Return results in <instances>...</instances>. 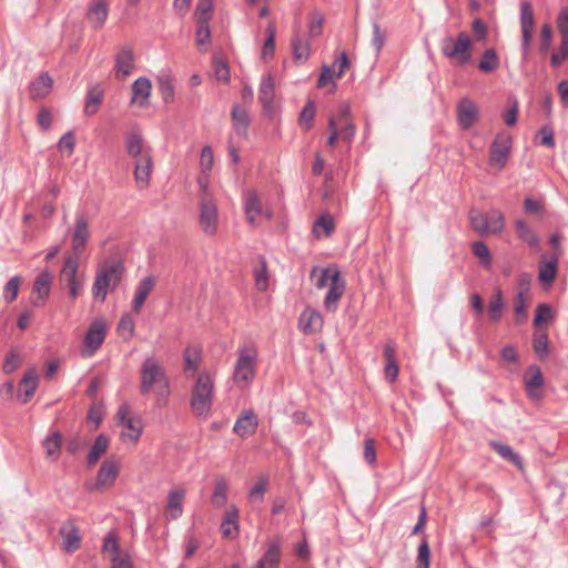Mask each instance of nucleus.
I'll return each instance as SVG.
<instances>
[{
	"mask_svg": "<svg viewBox=\"0 0 568 568\" xmlns=\"http://www.w3.org/2000/svg\"><path fill=\"white\" fill-rule=\"evenodd\" d=\"M126 154L134 163V180L140 189L150 184L153 159L150 146L146 145L141 131L132 128L124 135Z\"/></svg>",
	"mask_w": 568,
	"mask_h": 568,
	"instance_id": "1",
	"label": "nucleus"
},
{
	"mask_svg": "<svg viewBox=\"0 0 568 568\" xmlns=\"http://www.w3.org/2000/svg\"><path fill=\"white\" fill-rule=\"evenodd\" d=\"M154 392L155 402L159 407L168 405L171 394L170 382L164 368L153 357H148L140 369V392L148 395Z\"/></svg>",
	"mask_w": 568,
	"mask_h": 568,
	"instance_id": "2",
	"label": "nucleus"
},
{
	"mask_svg": "<svg viewBox=\"0 0 568 568\" xmlns=\"http://www.w3.org/2000/svg\"><path fill=\"white\" fill-rule=\"evenodd\" d=\"M214 381L207 372L199 374L191 389V409L197 417H207L213 403Z\"/></svg>",
	"mask_w": 568,
	"mask_h": 568,
	"instance_id": "3",
	"label": "nucleus"
},
{
	"mask_svg": "<svg viewBox=\"0 0 568 568\" xmlns=\"http://www.w3.org/2000/svg\"><path fill=\"white\" fill-rule=\"evenodd\" d=\"M237 354L233 379L240 387H245L254 381L256 375L257 349L254 345H246L240 347Z\"/></svg>",
	"mask_w": 568,
	"mask_h": 568,
	"instance_id": "4",
	"label": "nucleus"
},
{
	"mask_svg": "<svg viewBox=\"0 0 568 568\" xmlns=\"http://www.w3.org/2000/svg\"><path fill=\"white\" fill-rule=\"evenodd\" d=\"M469 221L473 230L480 236L498 234L505 226L504 214L497 209H493L487 213L471 209L469 211Z\"/></svg>",
	"mask_w": 568,
	"mask_h": 568,
	"instance_id": "5",
	"label": "nucleus"
},
{
	"mask_svg": "<svg viewBox=\"0 0 568 568\" xmlns=\"http://www.w3.org/2000/svg\"><path fill=\"white\" fill-rule=\"evenodd\" d=\"M122 265L120 263H110L101 266L95 275L92 286L93 297L104 302L108 290H114L121 282Z\"/></svg>",
	"mask_w": 568,
	"mask_h": 568,
	"instance_id": "6",
	"label": "nucleus"
},
{
	"mask_svg": "<svg viewBox=\"0 0 568 568\" xmlns=\"http://www.w3.org/2000/svg\"><path fill=\"white\" fill-rule=\"evenodd\" d=\"M440 49L446 58L462 65L471 59V40L466 32H459L456 38L450 36L444 38Z\"/></svg>",
	"mask_w": 568,
	"mask_h": 568,
	"instance_id": "7",
	"label": "nucleus"
},
{
	"mask_svg": "<svg viewBox=\"0 0 568 568\" xmlns=\"http://www.w3.org/2000/svg\"><path fill=\"white\" fill-rule=\"evenodd\" d=\"M78 270V257H74L72 255L65 256L62 268L59 274V281L62 285L68 287V293L71 300L78 298L84 283L83 275L80 274Z\"/></svg>",
	"mask_w": 568,
	"mask_h": 568,
	"instance_id": "8",
	"label": "nucleus"
},
{
	"mask_svg": "<svg viewBox=\"0 0 568 568\" xmlns=\"http://www.w3.org/2000/svg\"><path fill=\"white\" fill-rule=\"evenodd\" d=\"M199 225L205 235L213 236L219 229V210L213 195L199 197Z\"/></svg>",
	"mask_w": 568,
	"mask_h": 568,
	"instance_id": "9",
	"label": "nucleus"
},
{
	"mask_svg": "<svg viewBox=\"0 0 568 568\" xmlns=\"http://www.w3.org/2000/svg\"><path fill=\"white\" fill-rule=\"evenodd\" d=\"M106 335V323L103 318H95L89 326L80 347L82 357H91L102 346Z\"/></svg>",
	"mask_w": 568,
	"mask_h": 568,
	"instance_id": "10",
	"label": "nucleus"
},
{
	"mask_svg": "<svg viewBox=\"0 0 568 568\" xmlns=\"http://www.w3.org/2000/svg\"><path fill=\"white\" fill-rule=\"evenodd\" d=\"M511 136L508 132H499L490 145L489 164L503 170L509 159L511 149Z\"/></svg>",
	"mask_w": 568,
	"mask_h": 568,
	"instance_id": "11",
	"label": "nucleus"
},
{
	"mask_svg": "<svg viewBox=\"0 0 568 568\" xmlns=\"http://www.w3.org/2000/svg\"><path fill=\"white\" fill-rule=\"evenodd\" d=\"M103 552L111 561V568H132L130 555L122 550L116 535H108L103 542Z\"/></svg>",
	"mask_w": 568,
	"mask_h": 568,
	"instance_id": "12",
	"label": "nucleus"
},
{
	"mask_svg": "<svg viewBox=\"0 0 568 568\" xmlns=\"http://www.w3.org/2000/svg\"><path fill=\"white\" fill-rule=\"evenodd\" d=\"M90 239L89 219L83 212L75 214L74 227L72 232V250L80 254L87 246Z\"/></svg>",
	"mask_w": 568,
	"mask_h": 568,
	"instance_id": "13",
	"label": "nucleus"
},
{
	"mask_svg": "<svg viewBox=\"0 0 568 568\" xmlns=\"http://www.w3.org/2000/svg\"><path fill=\"white\" fill-rule=\"evenodd\" d=\"M535 27L534 11L529 1H521L520 3V28H521V45L524 52H527L532 38Z\"/></svg>",
	"mask_w": 568,
	"mask_h": 568,
	"instance_id": "14",
	"label": "nucleus"
},
{
	"mask_svg": "<svg viewBox=\"0 0 568 568\" xmlns=\"http://www.w3.org/2000/svg\"><path fill=\"white\" fill-rule=\"evenodd\" d=\"M186 490L181 486L169 490L164 516L166 519L174 520L182 516Z\"/></svg>",
	"mask_w": 568,
	"mask_h": 568,
	"instance_id": "15",
	"label": "nucleus"
},
{
	"mask_svg": "<svg viewBox=\"0 0 568 568\" xmlns=\"http://www.w3.org/2000/svg\"><path fill=\"white\" fill-rule=\"evenodd\" d=\"M258 426V417L253 409H244L241 412L233 426V432L241 438L252 436Z\"/></svg>",
	"mask_w": 568,
	"mask_h": 568,
	"instance_id": "16",
	"label": "nucleus"
},
{
	"mask_svg": "<svg viewBox=\"0 0 568 568\" xmlns=\"http://www.w3.org/2000/svg\"><path fill=\"white\" fill-rule=\"evenodd\" d=\"M345 290V283L341 278L339 271L334 270L332 274V283H329L328 291L324 300V307L326 311L334 313L337 308L339 298Z\"/></svg>",
	"mask_w": 568,
	"mask_h": 568,
	"instance_id": "17",
	"label": "nucleus"
},
{
	"mask_svg": "<svg viewBox=\"0 0 568 568\" xmlns=\"http://www.w3.org/2000/svg\"><path fill=\"white\" fill-rule=\"evenodd\" d=\"M478 108L468 98H463L457 104V120L464 130L470 129L478 119Z\"/></svg>",
	"mask_w": 568,
	"mask_h": 568,
	"instance_id": "18",
	"label": "nucleus"
},
{
	"mask_svg": "<svg viewBox=\"0 0 568 568\" xmlns=\"http://www.w3.org/2000/svg\"><path fill=\"white\" fill-rule=\"evenodd\" d=\"M134 53L130 47H123L115 55V74L116 78H126L134 70Z\"/></svg>",
	"mask_w": 568,
	"mask_h": 568,
	"instance_id": "19",
	"label": "nucleus"
},
{
	"mask_svg": "<svg viewBox=\"0 0 568 568\" xmlns=\"http://www.w3.org/2000/svg\"><path fill=\"white\" fill-rule=\"evenodd\" d=\"M109 13V3L106 0H93L88 8V20L94 29H100Z\"/></svg>",
	"mask_w": 568,
	"mask_h": 568,
	"instance_id": "20",
	"label": "nucleus"
},
{
	"mask_svg": "<svg viewBox=\"0 0 568 568\" xmlns=\"http://www.w3.org/2000/svg\"><path fill=\"white\" fill-rule=\"evenodd\" d=\"M298 325L305 334H314L323 327V317L320 312L306 308L300 315Z\"/></svg>",
	"mask_w": 568,
	"mask_h": 568,
	"instance_id": "21",
	"label": "nucleus"
},
{
	"mask_svg": "<svg viewBox=\"0 0 568 568\" xmlns=\"http://www.w3.org/2000/svg\"><path fill=\"white\" fill-rule=\"evenodd\" d=\"M119 474V465L113 459H106L102 463L98 475L95 488L111 486Z\"/></svg>",
	"mask_w": 568,
	"mask_h": 568,
	"instance_id": "22",
	"label": "nucleus"
},
{
	"mask_svg": "<svg viewBox=\"0 0 568 568\" xmlns=\"http://www.w3.org/2000/svg\"><path fill=\"white\" fill-rule=\"evenodd\" d=\"M155 286V278L153 276H146L142 278L136 286L134 298L132 301V310L135 313H140L149 294Z\"/></svg>",
	"mask_w": 568,
	"mask_h": 568,
	"instance_id": "23",
	"label": "nucleus"
},
{
	"mask_svg": "<svg viewBox=\"0 0 568 568\" xmlns=\"http://www.w3.org/2000/svg\"><path fill=\"white\" fill-rule=\"evenodd\" d=\"M152 84L145 77H140L132 84V104L144 106L148 104L151 94Z\"/></svg>",
	"mask_w": 568,
	"mask_h": 568,
	"instance_id": "24",
	"label": "nucleus"
},
{
	"mask_svg": "<svg viewBox=\"0 0 568 568\" xmlns=\"http://www.w3.org/2000/svg\"><path fill=\"white\" fill-rule=\"evenodd\" d=\"M282 551L278 541L268 542L262 558L255 564L254 568H277Z\"/></svg>",
	"mask_w": 568,
	"mask_h": 568,
	"instance_id": "25",
	"label": "nucleus"
},
{
	"mask_svg": "<svg viewBox=\"0 0 568 568\" xmlns=\"http://www.w3.org/2000/svg\"><path fill=\"white\" fill-rule=\"evenodd\" d=\"M275 95L274 79L271 74H266L262 78L258 88V100L262 103L265 111L273 110V102Z\"/></svg>",
	"mask_w": 568,
	"mask_h": 568,
	"instance_id": "26",
	"label": "nucleus"
},
{
	"mask_svg": "<svg viewBox=\"0 0 568 568\" xmlns=\"http://www.w3.org/2000/svg\"><path fill=\"white\" fill-rule=\"evenodd\" d=\"M121 426L122 430L120 437L123 442H131L134 444L139 440L143 430V423L140 417L133 416L125 420Z\"/></svg>",
	"mask_w": 568,
	"mask_h": 568,
	"instance_id": "27",
	"label": "nucleus"
},
{
	"mask_svg": "<svg viewBox=\"0 0 568 568\" xmlns=\"http://www.w3.org/2000/svg\"><path fill=\"white\" fill-rule=\"evenodd\" d=\"M53 80L49 75V73H41L33 82L30 84V97L32 100H39L47 97L52 89Z\"/></svg>",
	"mask_w": 568,
	"mask_h": 568,
	"instance_id": "28",
	"label": "nucleus"
},
{
	"mask_svg": "<svg viewBox=\"0 0 568 568\" xmlns=\"http://www.w3.org/2000/svg\"><path fill=\"white\" fill-rule=\"evenodd\" d=\"M233 129L237 135L246 138L250 125V118L246 109L235 104L231 112Z\"/></svg>",
	"mask_w": 568,
	"mask_h": 568,
	"instance_id": "29",
	"label": "nucleus"
},
{
	"mask_svg": "<svg viewBox=\"0 0 568 568\" xmlns=\"http://www.w3.org/2000/svg\"><path fill=\"white\" fill-rule=\"evenodd\" d=\"M489 446L505 460L515 465L518 469H524L523 459L509 445L501 442L491 440Z\"/></svg>",
	"mask_w": 568,
	"mask_h": 568,
	"instance_id": "30",
	"label": "nucleus"
},
{
	"mask_svg": "<svg viewBox=\"0 0 568 568\" xmlns=\"http://www.w3.org/2000/svg\"><path fill=\"white\" fill-rule=\"evenodd\" d=\"M52 275L48 271L42 272L37 277L33 284V292L38 294V298L32 302L34 306H40L41 303L49 296Z\"/></svg>",
	"mask_w": 568,
	"mask_h": 568,
	"instance_id": "31",
	"label": "nucleus"
},
{
	"mask_svg": "<svg viewBox=\"0 0 568 568\" xmlns=\"http://www.w3.org/2000/svg\"><path fill=\"white\" fill-rule=\"evenodd\" d=\"M38 386V375L31 369L27 372L20 382V393L18 397L22 403H27L36 393Z\"/></svg>",
	"mask_w": 568,
	"mask_h": 568,
	"instance_id": "32",
	"label": "nucleus"
},
{
	"mask_svg": "<svg viewBox=\"0 0 568 568\" xmlns=\"http://www.w3.org/2000/svg\"><path fill=\"white\" fill-rule=\"evenodd\" d=\"M230 483L224 476L214 480V489L211 496V503L214 507L221 508L226 505Z\"/></svg>",
	"mask_w": 568,
	"mask_h": 568,
	"instance_id": "33",
	"label": "nucleus"
},
{
	"mask_svg": "<svg viewBox=\"0 0 568 568\" xmlns=\"http://www.w3.org/2000/svg\"><path fill=\"white\" fill-rule=\"evenodd\" d=\"M109 445L110 439L106 435L100 434L97 436L88 454L87 464L89 467L94 466L99 462V459L106 453Z\"/></svg>",
	"mask_w": 568,
	"mask_h": 568,
	"instance_id": "34",
	"label": "nucleus"
},
{
	"mask_svg": "<svg viewBox=\"0 0 568 568\" xmlns=\"http://www.w3.org/2000/svg\"><path fill=\"white\" fill-rule=\"evenodd\" d=\"M529 372L531 375L525 381L528 396L532 399H539L544 385L542 374L538 367H531Z\"/></svg>",
	"mask_w": 568,
	"mask_h": 568,
	"instance_id": "35",
	"label": "nucleus"
},
{
	"mask_svg": "<svg viewBox=\"0 0 568 568\" xmlns=\"http://www.w3.org/2000/svg\"><path fill=\"white\" fill-rule=\"evenodd\" d=\"M516 231L518 237L526 242L530 248L538 251L540 248V242L537 234L523 220L516 221Z\"/></svg>",
	"mask_w": 568,
	"mask_h": 568,
	"instance_id": "36",
	"label": "nucleus"
},
{
	"mask_svg": "<svg viewBox=\"0 0 568 568\" xmlns=\"http://www.w3.org/2000/svg\"><path fill=\"white\" fill-rule=\"evenodd\" d=\"M202 349L199 346H187L184 351V372L187 376H193L201 361Z\"/></svg>",
	"mask_w": 568,
	"mask_h": 568,
	"instance_id": "37",
	"label": "nucleus"
},
{
	"mask_svg": "<svg viewBox=\"0 0 568 568\" xmlns=\"http://www.w3.org/2000/svg\"><path fill=\"white\" fill-rule=\"evenodd\" d=\"M244 210L247 222L252 225H255L256 219L263 213L262 205L256 193L251 192L247 194Z\"/></svg>",
	"mask_w": 568,
	"mask_h": 568,
	"instance_id": "38",
	"label": "nucleus"
},
{
	"mask_svg": "<svg viewBox=\"0 0 568 568\" xmlns=\"http://www.w3.org/2000/svg\"><path fill=\"white\" fill-rule=\"evenodd\" d=\"M505 308V303L503 300V292L497 288L494 292L491 300L488 303L487 313L488 317L491 322H499L503 317V312Z\"/></svg>",
	"mask_w": 568,
	"mask_h": 568,
	"instance_id": "39",
	"label": "nucleus"
},
{
	"mask_svg": "<svg viewBox=\"0 0 568 568\" xmlns=\"http://www.w3.org/2000/svg\"><path fill=\"white\" fill-rule=\"evenodd\" d=\"M255 287L260 292H265L268 288L270 274L267 271V263L264 256H258V263L254 267Z\"/></svg>",
	"mask_w": 568,
	"mask_h": 568,
	"instance_id": "40",
	"label": "nucleus"
},
{
	"mask_svg": "<svg viewBox=\"0 0 568 568\" xmlns=\"http://www.w3.org/2000/svg\"><path fill=\"white\" fill-rule=\"evenodd\" d=\"M159 90L162 95V99L165 103H171L174 100L175 87L173 82V78L170 72H162L158 77Z\"/></svg>",
	"mask_w": 568,
	"mask_h": 568,
	"instance_id": "41",
	"label": "nucleus"
},
{
	"mask_svg": "<svg viewBox=\"0 0 568 568\" xmlns=\"http://www.w3.org/2000/svg\"><path fill=\"white\" fill-rule=\"evenodd\" d=\"M335 230V222L328 214L321 215L313 225V234L315 237L329 236Z\"/></svg>",
	"mask_w": 568,
	"mask_h": 568,
	"instance_id": "42",
	"label": "nucleus"
},
{
	"mask_svg": "<svg viewBox=\"0 0 568 568\" xmlns=\"http://www.w3.org/2000/svg\"><path fill=\"white\" fill-rule=\"evenodd\" d=\"M62 445V435L59 432L52 433L43 440V447L45 449L47 457L57 460L60 455Z\"/></svg>",
	"mask_w": 568,
	"mask_h": 568,
	"instance_id": "43",
	"label": "nucleus"
},
{
	"mask_svg": "<svg viewBox=\"0 0 568 568\" xmlns=\"http://www.w3.org/2000/svg\"><path fill=\"white\" fill-rule=\"evenodd\" d=\"M239 530V509L231 505L226 508L221 523V532H233Z\"/></svg>",
	"mask_w": 568,
	"mask_h": 568,
	"instance_id": "44",
	"label": "nucleus"
},
{
	"mask_svg": "<svg viewBox=\"0 0 568 568\" xmlns=\"http://www.w3.org/2000/svg\"><path fill=\"white\" fill-rule=\"evenodd\" d=\"M528 288H520L516 295L514 312L516 315V323L521 324L527 320L526 305L528 301Z\"/></svg>",
	"mask_w": 568,
	"mask_h": 568,
	"instance_id": "45",
	"label": "nucleus"
},
{
	"mask_svg": "<svg viewBox=\"0 0 568 568\" xmlns=\"http://www.w3.org/2000/svg\"><path fill=\"white\" fill-rule=\"evenodd\" d=\"M499 67V59L495 49L484 51L478 63V69L483 72H493Z\"/></svg>",
	"mask_w": 568,
	"mask_h": 568,
	"instance_id": "46",
	"label": "nucleus"
},
{
	"mask_svg": "<svg viewBox=\"0 0 568 568\" xmlns=\"http://www.w3.org/2000/svg\"><path fill=\"white\" fill-rule=\"evenodd\" d=\"M558 257L554 256L550 261L542 263L539 266V280L544 283L551 284L555 280L557 272Z\"/></svg>",
	"mask_w": 568,
	"mask_h": 568,
	"instance_id": "47",
	"label": "nucleus"
},
{
	"mask_svg": "<svg viewBox=\"0 0 568 568\" xmlns=\"http://www.w3.org/2000/svg\"><path fill=\"white\" fill-rule=\"evenodd\" d=\"M267 478L261 476L248 493V501L252 504L262 503L264 499V494L267 489Z\"/></svg>",
	"mask_w": 568,
	"mask_h": 568,
	"instance_id": "48",
	"label": "nucleus"
},
{
	"mask_svg": "<svg viewBox=\"0 0 568 568\" xmlns=\"http://www.w3.org/2000/svg\"><path fill=\"white\" fill-rule=\"evenodd\" d=\"M102 102V94L97 90H90L87 95L84 113L89 116L95 114Z\"/></svg>",
	"mask_w": 568,
	"mask_h": 568,
	"instance_id": "49",
	"label": "nucleus"
},
{
	"mask_svg": "<svg viewBox=\"0 0 568 568\" xmlns=\"http://www.w3.org/2000/svg\"><path fill=\"white\" fill-rule=\"evenodd\" d=\"M118 333L124 339L129 341L134 333V321L131 315L124 314L118 324Z\"/></svg>",
	"mask_w": 568,
	"mask_h": 568,
	"instance_id": "50",
	"label": "nucleus"
},
{
	"mask_svg": "<svg viewBox=\"0 0 568 568\" xmlns=\"http://www.w3.org/2000/svg\"><path fill=\"white\" fill-rule=\"evenodd\" d=\"M214 163L213 150L211 146L205 145L201 151L200 170L203 175H210Z\"/></svg>",
	"mask_w": 568,
	"mask_h": 568,
	"instance_id": "51",
	"label": "nucleus"
},
{
	"mask_svg": "<svg viewBox=\"0 0 568 568\" xmlns=\"http://www.w3.org/2000/svg\"><path fill=\"white\" fill-rule=\"evenodd\" d=\"M473 253L480 260L485 267H490L491 254L488 246L483 241H477L473 244Z\"/></svg>",
	"mask_w": 568,
	"mask_h": 568,
	"instance_id": "52",
	"label": "nucleus"
},
{
	"mask_svg": "<svg viewBox=\"0 0 568 568\" xmlns=\"http://www.w3.org/2000/svg\"><path fill=\"white\" fill-rule=\"evenodd\" d=\"M315 115V110L313 102H307L304 108L302 109L300 113V125L305 130L308 131L313 126V120Z\"/></svg>",
	"mask_w": 568,
	"mask_h": 568,
	"instance_id": "53",
	"label": "nucleus"
},
{
	"mask_svg": "<svg viewBox=\"0 0 568 568\" xmlns=\"http://www.w3.org/2000/svg\"><path fill=\"white\" fill-rule=\"evenodd\" d=\"M213 11V0H197L195 16L196 21H210Z\"/></svg>",
	"mask_w": 568,
	"mask_h": 568,
	"instance_id": "54",
	"label": "nucleus"
},
{
	"mask_svg": "<svg viewBox=\"0 0 568 568\" xmlns=\"http://www.w3.org/2000/svg\"><path fill=\"white\" fill-rule=\"evenodd\" d=\"M292 49L295 60L300 61L308 58L310 44L307 42L302 41L298 37L293 38Z\"/></svg>",
	"mask_w": 568,
	"mask_h": 568,
	"instance_id": "55",
	"label": "nucleus"
},
{
	"mask_svg": "<svg viewBox=\"0 0 568 568\" xmlns=\"http://www.w3.org/2000/svg\"><path fill=\"white\" fill-rule=\"evenodd\" d=\"M20 284H21V278L19 276H13L12 278H10L8 281V283L4 286V293H3V297L7 303H11L17 298L19 288H20Z\"/></svg>",
	"mask_w": 568,
	"mask_h": 568,
	"instance_id": "56",
	"label": "nucleus"
},
{
	"mask_svg": "<svg viewBox=\"0 0 568 568\" xmlns=\"http://www.w3.org/2000/svg\"><path fill=\"white\" fill-rule=\"evenodd\" d=\"M267 38L264 42L263 49H262V57L264 59L273 57L275 51V28L272 23L267 27Z\"/></svg>",
	"mask_w": 568,
	"mask_h": 568,
	"instance_id": "57",
	"label": "nucleus"
},
{
	"mask_svg": "<svg viewBox=\"0 0 568 568\" xmlns=\"http://www.w3.org/2000/svg\"><path fill=\"white\" fill-rule=\"evenodd\" d=\"M430 550L428 542L424 539L419 547L416 559V568H429Z\"/></svg>",
	"mask_w": 568,
	"mask_h": 568,
	"instance_id": "58",
	"label": "nucleus"
},
{
	"mask_svg": "<svg viewBox=\"0 0 568 568\" xmlns=\"http://www.w3.org/2000/svg\"><path fill=\"white\" fill-rule=\"evenodd\" d=\"M197 30H196V43L197 45H203L210 43L211 40V31H210V21H196Z\"/></svg>",
	"mask_w": 568,
	"mask_h": 568,
	"instance_id": "59",
	"label": "nucleus"
},
{
	"mask_svg": "<svg viewBox=\"0 0 568 568\" xmlns=\"http://www.w3.org/2000/svg\"><path fill=\"white\" fill-rule=\"evenodd\" d=\"M372 27H373L372 45L375 50L376 55H378L384 47L386 37L377 22H373Z\"/></svg>",
	"mask_w": 568,
	"mask_h": 568,
	"instance_id": "60",
	"label": "nucleus"
},
{
	"mask_svg": "<svg viewBox=\"0 0 568 568\" xmlns=\"http://www.w3.org/2000/svg\"><path fill=\"white\" fill-rule=\"evenodd\" d=\"M552 320V311L548 304H539L536 310V315L534 320V324L536 326L540 325L544 322H549Z\"/></svg>",
	"mask_w": 568,
	"mask_h": 568,
	"instance_id": "61",
	"label": "nucleus"
},
{
	"mask_svg": "<svg viewBox=\"0 0 568 568\" xmlns=\"http://www.w3.org/2000/svg\"><path fill=\"white\" fill-rule=\"evenodd\" d=\"M532 347L536 354L544 358L548 354V337L546 334H540L534 337Z\"/></svg>",
	"mask_w": 568,
	"mask_h": 568,
	"instance_id": "62",
	"label": "nucleus"
},
{
	"mask_svg": "<svg viewBox=\"0 0 568 568\" xmlns=\"http://www.w3.org/2000/svg\"><path fill=\"white\" fill-rule=\"evenodd\" d=\"M537 138L539 139V143L541 145H545L549 149H552L555 146L554 131L551 128L542 126L538 131Z\"/></svg>",
	"mask_w": 568,
	"mask_h": 568,
	"instance_id": "63",
	"label": "nucleus"
},
{
	"mask_svg": "<svg viewBox=\"0 0 568 568\" xmlns=\"http://www.w3.org/2000/svg\"><path fill=\"white\" fill-rule=\"evenodd\" d=\"M74 145L75 140L71 131L64 133L58 142V149L62 152L67 151L69 155L73 152Z\"/></svg>",
	"mask_w": 568,
	"mask_h": 568,
	"instance_id": "64",
	"label": "nucleus"
}]
</instances>
